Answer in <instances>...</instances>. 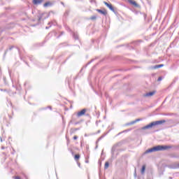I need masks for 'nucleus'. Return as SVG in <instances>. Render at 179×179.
<instances>
[{
  "mask_svg": "<svg viewBox=\"0 0 179 179\" xmlns=\"http://www.w3.org/2000/svg\"><path fill=\"white\" fill-rule=\"evenodd\" d=\"M168 149H171L170 145H157L152 148L147 150L144 153L148 155V153H153V152H162L163 150H167Z\"/></svg>",
  "mask_w": 179,
  "mask_h": 179,
  "instance_id": "f257e3e1",
  "label": "nucleus"
},
{
  "mask_svg": "<svg viewBox=\"0 0 179 179\" xmlns=\"http://www.w3.org/2000/svg\"><path fill=\"white\" fill-rule=\"evenodd\" d=\"M48 17V15L45 13H42L38 15V21L41 22V20H45Z\"/></svg>",
  "mask_w": 179,
  "mask_h": 179,
  "instance_id": "f03ea898",
  "label": "nucleus"
},
{
  "mask_svg": "<svg viewBox=\"0 0 179 179\" xmlns=\"http://www.w3.org/2000/svg\"><path fill=\"white\" fill-rule=\"evenodd\" d=\"M153 127H155V123H154V122H152L149 124L142 127L141 129H143V130L150 129V128H153Z\"/></svg>",
  "mask_w": 179,
  "mask_h": 179,
  "instance_id": "7ed1b4c3",
  "label": "nucleus"
},
{
  "mask_svg": "<svg viewBox=\"0 0 179 179\" xmlns=\"http://www.w3.org/2000/svg\"><path fill=\"white\" fill-rule=\"evenodd\" d=\"M86 111H87V109L84 108L80 111L78 112L77 117H83V115H85V114H86Z\"/></svg>",
  "mask_w": 179,
  "mask_h": 179,
  "instance_id": "20e7f679",
  "label": "nucleus"
},
{
  "mask_svg": "<svg viewBox=\"0 0 179 179\" xmlns=\"http://www.w3.org/2000/svg\"><path fill=\"white\" fill-rule=\"evenodd\" d=\"M103 3L106 5V6H107L110 10H112V12H115V10H114V7H113V5L107 3L106 1H103Z\"/></svg>",
  "mask_w": 179,
  "mask_h": 179,
  "instance_id": "39448f33",
  "label": "nucleus"
},
{
  "mask_svg": "<svg viewBox=\"0 0 179 179\" xmlns=\"http://www.w3.org/2000/svg\"><path fill=\"white\" fill-rule=\"evenodd\" d=\"M154 125L156 127V125H162V124H164L166 122V120H158V121H155Z\"/></svg>",
  "mask_w": 179,
  "mask_h": 179,
  "instance_id": "423d86ee",
  "label": "nucleus"
},
{
  "mask_svg": "<svg viewBox=\"0 0 179 179\" xmlns=\"http://www.w3.org/2000/svg\"><path fill=\"white\" fill-rule=\"evenodd\" d=\"M139 121H142V119H136V120L127 123L126 125H134V124H136V122H139Z\"/></svg>",
  "mask_w": 179,
  "mask_h": 179,
  "instance_id": "0eeeda50",
  "label": "nucleus"
},
{
  "mask_svg": "<svg viewBox=\"0 0 179 179\" xmlns=\"http://www.w3.org/2000/svg\"><path fill=\"white\" fill-rule=\"evenodd\" d=\"M155 94H156V91H152V92H150L146 93L144 96H145V97H150V96H153Z\"/></svg>",
  "mask_w": 179,
  "mask_h": 179,
  "instance_id": "6e6552de",
  "label": "nucleus"
},
{
  "mask_svg": "<svg viewBox=\"0 0 179 179\" xmlns=\"http://www.w3.org/2000/svg\"><path fill=\"white\" fill-rule=\"evenodd\" d=\"M120 145H121V143H118L117 144H115V145H113V147L112 148V156H114V152H115V149L117 146H120Z\"/></svg>",
  "mask_w": 179,
  "mask_h": 179,
  "instance_id": "1a4fd4ad",
  "label": "nucleus"
},
{
  "mask_svg": "<svg viewBox=\"0 0 179 179\" xmlns=\"http://www.w3.org/2000/svg\"><path fill=\"white\" fill-rule=\"evenodd\" d=\"M96 12H99V13H101V15H103V16H107V11H106V10L96 9Z\"/></svg>",
  "mask_w": 179,
  "mask_h": 179,
  "instance_id": "9d476101",
  "label": "nucleus"
},
{
  "mask_svg": "<svg viewBox=\"0 0 179 179\" xmlns=\"http://www.w3.org/2000/svg\"><path fill=\"white\" fill-rule=\"evenodd\" d=\"M163 66H164V64H158V65H155L154 66H152L151 69H157L159 68H163Z\"/></svg>",
  "mask_w": 179,
  "mask_h": 179,
  "instance_id": "9b49d317",
  "label": "nucleus"
},
{
  "mask_svg": "<svg viewBox=\"0 0 179 179\" xmlns=\"http://www.w3.org/2000/svg\"><path fill=\"white\" fill-rule=\"evenodd\" d=\"M43 3V0H33L34 5H40Z\"/></svg>",
  "mask_w": 179,
  "mask_h": 179,
  "instance_id": "f8f14e48",
  "label": "nucleus"
},
{
  "mask_svg": "<svg viewBox=\"0 0 179 179\" xmlns=\"http://www.w3.org/2000/svg\"><path fill=\"white\" fill-rule=\"evenodd\" d=\"M129 3H131V5H134L136 7H138V4L136 3V1L134 0H128Z\"/></svg>",
  "mask_w": 179,
  "mask_h": 179,
  "instance_id": "ddd939ff",
  "label": "nucleus"
},
{
  "mask_svg": "<svg viewBox=\"0 0 179 179\" xmlns=\"http://www.w3.org/2000/svg\"><path fill=\"white\" fill-rule=\"evenodd\" d=\"M145 170H146V166L143 165L141 168V174H145Z\"/></svg>",
  "mask_w": 179,
  "mask_h": 179,
  "instance_id": "4468645a",
  "label": "nucleus"
},
{
  "mask_svg": "<svg viewBox=\"0 0 179 179\" xmlns=\"http://www.w3.org/2000/svg\"><path fill=\"white\" fill-rule=\"evenodd\" d=\"M109 166H110V164L108 163V162H106L105 163V166H104L105 170H107V169H108Z\"/></svg>",
  "mask_w": 179,
  "mask_h": 179,
  "instance_id": "2eb2a0df",
  "label": "nucleus"
},
{
  "mask_svg": "<svg viewBox=\"0 0 179 179\" xmlns=\"http://www.w3.org/2000/svg\"><path fill=\"white\" fill-rule=\"evenodd\" d=\"M75 160H79L80 159V155H76L74 157Z\"/></svg>",
  "mask_w": 179,
  "mask_h": 179,
  "instance_id": "dca6fc26",
  "label": "nucleus"
},
{
  "mask_svg": "<svg viewBox=\"0 0 179 179\" xmlns=\"http://www.w3.org/2000/svg\"><path fill=\"white\" fill-rule=\"evenodd\" d=\"M97 17H96V15H93L90 17L91 20H96Z\"/></svg>",
  "mask_w": 179,
  "mask_h": 179,
  "instance_id": "f3484780",
  "label": "nucleus"
},
{
  "mask_svg": "<svg viewBox=\"0 0 179 179\" xmlns=\"http://www.w3.org/2000/svg\"><path fill=\"white\" fill-rule=\"evenodd\" d=\"M73 37H74V38H75V40H78L79 38L78 37V35H76V34H73Z\"/></svg>",
  "mask_w": 179,
  "mask_h": 179,
  "instance_id": "a211bd4d",
  "label": "nucleus"
},
{
  "mask_svg": "<svg viewBox=\"0 0 179 179\" xmlns=\"http://www.w3.org/2000/svg\"><path fill=\"white\" fill-rule=\"evenodd\" d=\"M158 82H160L161 80H163V77L160 76L157 79Z\"/></svg>",
  "mask_w": 179,
  "mask_h": 179,
  "instance_id": "6ab92c4d",
  "label": "nucleus"
},
{
  "mask_svg": "<svg viewBox=\"0 0 179 179\" xmlns=\"http://www.w3.org/2000/svg\"><path fill=\"white\" fill-rule=\"evenodd\" d=\"M49 5H50V3H48V2L44 3V6H45V7H47V6H48Z\"/></svg>",
  "mask_w": 179,
  "mask_h": 179,
  "instance_id": "aec40b11",
  "label": "nucleus"
},
{
  "mask_svg": "<svg viewBox=\"0 0 179 179\" xmlns=\"http://www.w3.org/2000/svg\"><path fill=\"white\" fill-rule=\"evenodd\" d=\"M103 138H104V136H101V137H99V138H98V141H101V140L103 139Z\"/></svg>",
  "mask_w": 179,
  "mask_h": 179,
  "instance_id": "412c9836",
  "label": "nucleus"
},
{
  "mask_svg": "<svg viewBox=\"0 0 179 179\" xmlns=\"http://www.w3.org/2000/svg\"><path fill=\"white\" fill-rule=\"evenodd\" d=\"M47 108H50V110H52V108L51 106H48L44 108V110H47Z\"/></svg>",
  "mask_w": 179,
  "mask_h": 179,
  "instance_id": "4be33fe9",
  "label": "nucleus"
},
{
  "mask_svg": "<svg viewBox=\"0 0 179 179\" xmlns=\"http://www.w3.org/2000/svg\"><path fill=\"white\" fill-rule=\"evenodd\" d=\"M13 48H15V46H10L9 48V50L11 51V50H13Z\"/></svg>",
  "mask_w": 179,
  "mask_h": 179,
  "instance_id": "5701e85b",
  "label": "nucleus"
},
{
  "mask_svg": "<svg viewBox=\"0 0 179 179\" xmlns=\"http://www.w3.org/2000/svg\"><path fill=\"white\" fill-rule=\"evenodd\" d=\"M134 177L136 178V169H135V171H134Z\"/></svg>",
  "mask_w": 179,
  "mask_h": 179,
  "instance_id": "b1692460",
  "label": "nucleus"
},
{
  "mask_svg": "<svg viewBox=\"0 0 179 179\" xmlns=\"http://www.w3.org/2000/svg\"><path fill=\"white\" fill-rule=\"evenodd\" d=\"M73 139H74L75 141H76V139H78V136H73Z\"/></svg>",
  "mask_w": 179,
  "mask_h": 179,
  "instance_id": "393cba45",
  "label": "nucleus"
},
{
  "mask_svg": "<svg viewBox=\"0 0 179 179\" xmlns=\"http://www.w3.org/2000/svg\"><path fill=\"white\" fill-rule=\"evenodd\" d=\"M93 61H94L93 59L91 60V62H90L87 63V65H90V64H92V62H93Z\"/></svg>",
  "mask_w": 179,
  "mask_h": 179,
  "instance_id": "a878e982",
  "label": "nucleus"
},
{
  "mask_svg": "<svg viewBox=\"0 0 179 179\" xmlns=\"http://www.w3.org/2000/svg\"><path fill=\"white\" fill-rule=\"evenodd\" d=\"M1 92H6V90L0 89Z\"/></svg>",
  "mask_w": 179,
  "mask_h": 179,
  "instance_id": "bb28decb",
  "label": "nucleus"
},
{
  "mask_svg": "<svg viewBox=\"0 0 179 179\" xmlns=\"http://www.w3.org/2000/svg\"><path fill=\"white\" fill-rule=\"evenodd\" d=\"M50 27H51V26H50V27H45L46 30H48V29H50Z\"/></svg>",
  "mask_w": 179,
  "mask_h": 179,
  "instance_id": "cd10ccee",
  "label": "nucleus"
},
{
  "mask_svg": "<svg viewBox=\"0 0 179 179\" xmlns=\"http://www.w3.org/2000/svg\"><path fill=\"white\" fill-rule=\"evenodd\" d=\"M1 142H3V140L2 139V137L0 138Z\"/></svg>",
  "mask_w": 179,
  "mask_h": 179,
  "instance_id": "c85d7f7f",
  "label": "nucleus"
},
{
  "mask_svg": "<svg viewBox=\"0 0 179 179\" xmlns=\"http://www.w3.org/2000/svg\"><path fill=\"white\" fill-rule=\"evenodd\" d=\"M96 125H99V121H96Z\"/></svg>",
  "mask_w": 179,
  "mask_h": 179,
  "instance_id": "c756f323",
  "label": "nucleus"
},
{
  "mask_svg": "<svg viewBox=\"0 0 179 179\" xmlns=\"http://www.w3.org/2000/svg\"><path fill=\"white\" fill-rule=\"evenodd\" d=\"M6 52H8V49L5 51V55H6Z\"/></svg>",
  "mask_w": 179,
  "mask_h": 179,
  "instance_id": "7c9ffc66",
  "label": "nucleus"
},
{
  "mask_svg": "<svg viewBox=\"0 0 179 179\" xmlns=\"http://www.w3.org/2000/svg\"><path fill=\"white\" fill-rule=\"evenodd\" d=\"M78 124H79V122H76V123H75V125H78Z\"/></svg>",
  "mask_w": 179,
  "mask_h": 179,
  "instance_id": "2f4dec72",
  "label": "nucleus"
},
{
  "mask_svg": "<svg viewBox=\"0 0 179 179\" xmlns=\"http://www.w3.org/2000/svg\"><path fill=\"white\" fill-rule=\"evenodd\" d=\"M1 149H2V150L5 149V147H1Z\"/></svg>",
  "mask_w": 179,
  "mask_h": 179,
  "instance_id": "473e14b6",
  "label": "nucleus"
},
{
  "mask_svg": "<svg viewBox=\"0 0 179 179\" xmlns=\"http://www.w3.org/2000/svg\"><path fill=\"white\" fill-rule=\"evenodd\" d=\"M98 134H100V130L98 131Z\"/></svg>",
  "mask_w": 179,
  "mask_h": 179,
  "instance_id": "72a5a7b5",
  "label": "nucleus"
},
{
  "mask_svg": "<svg viewBox=\"0 0 179 179\" xmlns=\"http://www.w3.org/2000/svg\"><path fill=\"white\" fill-rule=\"evenodd\" d=\"M78 166L80 167V164H78Z\"/></svg>",
  "mask_w": 179,
  "mask_h": 179,
  "instance_id": "f704fd0d",
  "label": "nucleus"
},
{
  "mask_svg": "<svg viewBox=\"0 0 179 179\" xmlns=\"http://www.w3.org/2000/svg\"><path fill=\"white\" fill-rule=\"evenodd\" d=\"M173 178H171V177H169V179H172Z\"/></svg>",
  "mask_w": 179,
  "mask_h": 179,
  "instance_id": "c9c22d12",
  "label": "nucleus"
},
{
  "mask_svg": "<svg viewBox=\"0 0 179 179\" xmlns=\"http://www.w3.org/2000/svg\"><path fill=\"white\" fill-rule=\"evenodd\" d=\"M48 24H51V22H49Z\"/></svg>",
  "mask_w": 179,
  "mask_h": 179,
  "instance_id": "e433bc0d",
  "label": "nucleus"
},
{
  "mask_svg": "<svg viewBox=\"0 0 179 179\" xmlns=\"http://www.w3.org/2000/svg\"><path fill=\"white\" fill-rule=\"evenodd\" d=\"M64 34V32H62V34Z\"/></svg>",
  "mask_w": 179,
  "mask_h": 179,
  "instance_id": "4c0bfd02",
  "label": "nucleus"
},
{
  "mask_svg": "<svg viewBox=\"0 0 179 179\" xmlns=\"http://www.w3.org/2000/svg\"><path fill=\"white\" fill-rule=\"evenodd\" d=\"M2 136H3V134H2Z\"/></svg>",
  "mask_w": 179,
  "mask_h": 179,
  "instance_id": "58836bf2",
  "label": "nucleus"
},
{
  "mask_svg": "<svg viewBox=\"0 0 179 179\" xmlns=\"http://www.w3.org/2000/svg\"><path fill=\"white\" fill-rule=\"evenodd\" d=\"M178 167H179V164H178Z\"/></svg>",
  "mask_w": 179,
  "mask_h": 179,
  "instance_id": "ea45409f",
  "label": "nucleus"
}]
</instances>
